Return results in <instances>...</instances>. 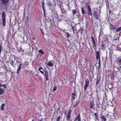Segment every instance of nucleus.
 Masks as SVG:
<instances>
[{"mask_svg": "<svg viewBox=\"0 0 121 121\" xmlns=\"http://www.w3.org/2000/svg\"><path fill=\"white\" fill-rule=\"evenodd\" d=\"M9 0H0L1 3L0 4L1 7H4L6 9L7 7V5H8V3Z\"/></svg>", "mask_w": 121, "mask_h": 121, "instance_id": "obj_1", "label": "nucleus"}, {"mask_svg": "<svg viewBox=\"0 0 121 121\" xmlns=\"http://www.w3.org/2000/svg\"><path fill=\"white\" fill-rule=\"evenodd\" d=\"M89 81L88 79H86L85 81V84L84 86V91L86 92V90L89 85Z\"/></svg>", "mask_w": 121, "mask_h": 121, "instance_id": "obj_2", "label": "nucleus"}, {"mask_svg": "<svg viewBox=\"0 0 121 121\" xmlns=\"http://www.w3.org/2000/svg\"><path fill=\"white\" fill-rule=\"evenodd\" d=\"M54 62L53 61H49L46 65L47 67L48 68V65L51 67H52L54 64Z\"/></svg>", "mask_w": 121, "mask_h": 121, "instance_id": "obj_3", "label": "nucleus"}, {"mask_svg": "<svg viewBox=\"0 0 121 121\" xmlns=\"http://www.w3.org/2000/svg\"><path fill=\"white\" fill-rule=\"evenodd\" d=\"M94 102L93 101H91L89 103V107L90 108H92L95 109V108H93Z\"/></svg>", "mask_w": 121, "mask_h": 121, "instance_id": "obj_4", "label": "nucleus"}, {"mask_svg": "<svg viewBox=\"0 0 121 121\" xmlns=\"http://www.w3.org/2000/svg\"><path fill=\"white\" fill-rule=\"evenodd\" d=\"M72 112V111L71 110H70L68 113V114L67 115V119L68 120L70 118L71 116L70 115L71 114Z\"/></svg>", "mask_w": 121, "mask_h": 121, "instance_id": "obj_5", "label": "nucleus"}, {"mask_svg": "<svg viewBox=\"0 0 121 121\" xmlns=\"http://www.w3.org/2000/svg\"><path fill=\"white\" fill-rule=\"evenodd\" d=\"M100 52L97 51L96 52V59L97 60H98L99 58H100Z\"/></svg>", "mask_w": 121, "mask_h": 121, "instance_id": "obj_6", "label": "nucleus"}, {"mask_svg": "<svg viewBox=\"0 0 121 121\" xmlns=\"http://www.w3.org/2000/svg\"><path fill=\"white\" fill-rule=\"evenodd\" d=\"M2 19H5L6 18V14L5 12L3 11L2 12Z\"/></svg>", "mask_w": 121, "mask_h": 121, "instance_id": "obj_7", "label": "nucleus"}, {"mask_svg": "<svg viewBox=\"0 0 121 121\" xmlns=\"http://www.w3.org/2000/svg\"><path fill=\"white\" fill-rule=\"evenodd\" d=\"M101 120L102 121H106L107 119L105 118V117L103 115H101V116L100 117Z\"/></svg>", "mask_w": 121, "mask_h": 121, "instance_id": "obj_8", "label": "nucleus"}, {"mask_svg": "<svg viewBox=\"0 0 121 121\" xmlns=\"http://www.w3.org/2000/svg\"><path fill=\"white\" fill-rule=\"evenodd\" d=\"M92 14L94 16H96L97 14H98V13H97L96 10L95 9L92 10Z\"/></svg>", "mask_w": 121, "mask_h": 121, "instance_id": "obj_9", "label": "nucleus"}, {"mask_svg": "<svg viewBox=\"0 0 121 121\" xmlns=\"http://www.w3.org/2000/svg\"><path fill=\"white\" fill-rule=\"evenodd\" d=\"M38 70L39 71L40 73L43 75H44V74L43 73V69L41 67L40 68L38 69Z\"/></svg>", "mask_w": 121, "mask_h": 121, "instance_id": "obj_10", "label": "nucleus"}, {"mask_svg": "<svg viewBox=\"0 0 121 121\" xmlns=\"http://www.w3.org/2000/svg\"><path fill=\"white\" fill-rule=\"evenodd\" d=\"M82 12L83 14V16L84 17L86 16V13L85 12V10L83 8H82L81 9Z\"/></svg>", "mask_w": 121, "mask_h": 121, "instance_id": "obj_11", "label": "nucleus"}, {"mask_svg": "<svg viewBox=\"0 0 121 121\" xmlns=\"http://www.w3.org/2000/svg\"><path fill=\"white\" fill-rule=\"evenodd\" d=\"M45 75L46 80H48V72H45V74L44 75Z\"/></svg>", "mask_w": 121, "mask_h": 121, "instance_id": "obj_12", "label": "nucleus"}, {"mask_svg": "<svg viewBox=\"0 0 121 121\" xmlns=\"http://www.w3.org/2000/svg\"><path fill=\"white\" fill-rule=\"evenodd\" d=\"M2 20L3 26H5L6 25V24H5L6 22L5 19H2Z\"/></svg>", "mask_w": 121, "mask_h": 121, "instance_id": "obj_13", "label": "nucleus"}, {"mask_svg": "<svg viewBox=\"0 0 121 121\" xmlns=\"http://www.w3.org/2000/svg\"><path fill=\"white\" fill-rule=\"evenodd\" d=\"M88 14L89 15H91V16L92 15L91 9H88Z\"/></svg>", "mask_w": 121, "mask_h": 121, "instance_id": "obj_14", "label": "nucleus"}, {"mask_svg": "<svg viewBox=\"0 0 121 121\" xmlns=\"http://www.w3.org/2000/svg\"><path fill=\"white\" fill-rule=\"evenodd\" d=\"M110 28L112 30H114L115 29H116V28H117V27H114L111 24L110 25Z\"/></svg>", "mask_w": 121, "mask_h": 121, "instance_id": "obj_15", "label": "nucleus"}, {"mask_svg": "<svg viewBox=\"0 0 121 121\" xmlns=\"http://www.w3.org/2000/svg\"><path fill=\"white\" fill-rule=\"evenodd\" d=\"M4 89L2 88H0V95L2 94L4 92Z\"/></svg>", "mask_w": 121, "mask_h": 121, "instance_id": "obj_16", "label": "nucleus"}, {"mask_svg": "<svg viewBox=\"0 0 121 121\" xmlns=\"http://www.w3.org/2000/svg\"><path fill=\"white\" fill-rule=\"evenodd\" d=\"M97 114H98V113H94V115L95 117L96 118V119L98 120V121H99V120L98 119V117Z\"/></svg>", "mask_w": 121, "mask_h": 121, "instance_id": "obj_17", "label": "nucleus"}, {"mask_svg": "<svg viewBox=\"0 0 121 121\" xmlns=\"http://www.w3.org/2000/svg\"><path fill=\"white\" fill-rule=\"evenodd\" d=\"M21 67V66H19V67L18 68V69L16 72L18 74H19V72H20L21 71L20 69Z\"/></svg>", "mask_w": 121, "mask_h": 121, "instance_id": "obj_18", "label": "nucleus"}, {"mask_svg": "<svg viewBox=\"0 0 121 121\" xmlns=\"http://www.w3.org/2000/svg\"><path fill=\"white\" fill-rule=\"evenodd\" d=\"M113 84H112H112H109L108 85V88L109 89L112 88V87H113Z\"/></svg>", "mask_w": 121, "mask_h": 121, "instance_id": "obj_19", "label": "nucleus"}, {"mask_svg": "<svg viewBox=\"0 0 121 121\" xmlns=\"http://www.w3.org/2000/svg\"><path fill=\"white\" fill-rule=\"evenodd\" d=\"M77 120L78 121H81V117L80 116V114L77 116Z\"/></svg>", "mask_w": 121, "mask_h": 121, "instance_id": "obj_20", "label": "nucleus"}, {"mask_svg": "<svg viewBox=\"0 0 121 121\" xmlns=\"http://www.w3.org/2000/svg\"><path fill=\"white\" fill-rule=\"evenodd\" d=\"M29 65V63L26 61L24 63V64L23 65L24 66H27Z\"/></svg>", "mask_w": 121, "mask_h": 121, "instance_id": "obj_21", "label": "nucleus"}, {"mask_svg": "<svg viewBox=\"0 0 121 121\" xmlns=\"http://www.w3.org/2000/svg\"><path fill=\"white\" fill-rule=\"evenodd\" d=\"M102 44L101 45V49H105V48L104 47V43H101Z\"/></svg>", "mask_w": 121, "mask_h": 121, "instance_id": "obj_22", "label": "nucleus"}, {"mask_svg": "<svg viewBox=\"0 0 121 121\" xmlns=\"http://www.w3.org/2000/svg\"><path fill=\"white\" fill-rule=\"evenodd\" d=\"M117 61L119 64L121 65V58H119V60H118Z\"/></svg>", "mask_w": 121, "mask_h": 121, "instance_id": "obj_23", "label": "nucleus"}, {"mask_svg": "<svg viewBox=\"0 0 121 121\" xmlns=\"http://www.w3.org/2000/svg\"><path fill=\"white\" fill-rule=\"evenodd\" d=\"M47 5L48 6L51 7L52 6V4L50 2H48L47 3Z\"/></svg>", "mask_w": 121, "mask_h": 121, "instance_id": "obj_24", "label": "nucleus"}, {"mask_svg": "<svg viewBox=\"0 0 121 121\" xmlns=\"http://www.w3.org/2000/svg\"><path fill=\"white\" fill-rule=\"evenodd\" d=\"M116 30V32H118L119 31H120L121 30V27H119L117 28H116L115 29Z\"/></svg>", "mask_w": 121, "mask_h": 121, "instance_id": "obj_25", "label": "nucleus"}, {"mask_svg": "<svg viewBox=\"0 0 121 121\" xmlns=\"http://www.w3.org/2000/svg\"><path fill=\"white\" fill-rule=\"evenodd\" d=\"M60 9H61V11L62 12V13H64L65 14H66V12L65 11V10H63L62 9L61 7H60Z\"/></svg>", "mask_w": 121, "mask_h": 121, "instance_id": "obj_26", "label": "nucleus"}, {"mask_svg": "<svg viewBox=\"0 0 121 121\" xmlns=\"http://www.w3.org/2000/svg\"><path fill=\"white\" fill-rule=\"evenodd\" d=\"M5 105V104H3L1 107V110H3L4 109V107Z\"/></svg>", "mask_w": 121, "mask_h": 121, "instance_id": "obj_27", "label": "nucleus"}, {"mask_svg": "<svg viewBox=\"0 0 121 121\" xmlns=\"http://www.w3.org/2000/svg\"><path fill=\"white\" fill-rule=\"evenodd\" d=\"M114 75L113 73H112V74L111 76V79H113L114 80Z\"/></svg>", "mask_w": 121, "mask_h": 121, "instance_id": "obj_28", "label": "nucleus"}, {"mask_svg": "<svg viewBox=\"0 0 121 121\" xmlns=\"http://www.w3.org/2000/svg\"><path fill=\"white\" fill-rule=\"evenodd\" d=\"M39 52L40 53L42 54L43 55L44 54V53L43 52V51H42V50H39Z\"/></svg>", "mask_w": 121, "mask_h": 121, "instance_id": "obj_29", "label": "nucleus"}, {"mask_svg": "<svg viewBox=\"0 0 121 121\" xmlns=\"http://www.w3.org/2000/svg\"><path fill=\"white\" fill-rule=\"evenodd\" d=\"M57 89V87L56 86H54V88L53 89V91L55 92V91H56Z\"/></svg>", "mask_w": 121, "mask_h": 121, "instance_id": "obj_30", "label": "nucleus"}, {"mask_svg": "<svg viewBox=\"0 0 121 121\" xmlns=\"http://www.w3.org/2000/svg\"><path fill=\"white\" fill-rule=\"evenodd\" d=\"M72 98L71 99V100L73 102L74 100V99L75 98V97L74 96L72 95L71 96Z\"/></svg>", "mask_w": 121, "mask_h": 121, "instance_id": "obj_31", "label": "nucleus"}, {"mask_svg": "<svg viewBox=\"0 0 121 121\" xmlns=\"http://www.w3.org/2000/svg\"><path fill=\"white\" fill-rule=\"evenodd\" d=\"M72 11L73 13L74 14H75L77 13V11L75 10H73Z\"/></svg>", "mask_w": 121, "mask_h": 121, "instance_id": "obj_32", "label": "nucleus"}, {"mask_svg": "<svg viewBox=\"0 0 121 121\" xmlns=\"http://www.w3.org/2000/svg\"><path fill=\"white\" fill-rule=\"evenodd\" d=\"M61 82L62 84H64V82H65V83H66V80L64 79L63 80H62L61 81Z\"/></svg>", "mask_w": 121, "mask_h": 121, "instance_id": "obj_33", "label": "nucleus"}, {"mask_svg": "<svg viewBox=\"0 0 121 121\" xmlns=\"http://www.w3.org/2000/svg\"><path fill=\"white\" fill-rule=\"evenodd\" d=\"M40 31L42 33V35H44L45 34L43 32V30L42 29H40Z\"/></svg>", "mask_w": 121, "mask_h": 121, "instance_id": "obj_34", "label": "nucleus"}, {"mask_svg": "<svg viewBox=\"0 0 121 121\" xmlns=\"http://www.w3.org/2000/svg\"><path fill=\"white\" fill-rule=\"evenodd\" d=\"M79 31H81V32L82 34L83 33H82V31H83V28H82V27H81V28L79 30Z\"/></svg>", "mask_w": 121, "mask_h": 121, "instance_id": "obj_35", "label": "nucleus"}, {"mask_svg": "<svg viewBox=\"0 0 121 121\" xmlns=\"http://www.w3.org/2000/svg\"><path fill=\"white\" fill-rule=\"evenodd\" d=\"M2 50V46L1 45V44L0 43V54L1 53Z\"/></svg>", "mask_w": 121, "mask_h": 121, "instance_id": "obj_36", "label": "nucleus"}, {"mask_svg": "<svg viewBox=\"0 0 121 121\" xmlns=\"http://www.w3.org/2000/svg\"><path fill=\"white\" fill-rule=\"evenodd\" d=\"M100 80L99 79L97 80L96 82V85H97V84L99 83L100 82Z\"/></svg>", "mask_w": 121, "mask_h": 121, "instance_id": "obj_37", "label": "nucleus"}, {"mask_svg": "<svg viewBox=\"0 0 121 121\" xmlns=\"http://www.w3.org/2000/svg\"><path fill=\"white\" fill-rule=\"evenodd\" d=\"M94 16L95 17V18L96 19H98L99 18L98 15L97 14L96 15V16Z\"/></svg>", "mask_w": 121, "mask_h": 121, "instance_id": "obj_38", "label": "nucleus"}, {"mask_svg": "<svg viewBox=\"0 0 121 121\" xmlns=\"http://www.w3.org/2000/svg\"><path fill=\"white\" fill-rule=\"evenodd\" d=\"M60 116L58 117L57 118L56 121H60Z\"/></svg>", "mask_w": 121, "mask_h": 121, "instance_id": "obj_39", "label": "nucleus"}, {"mask_svg": "<svg viewBox=\"0 0 121 121\" xmlns=\"http://www.w3.org/2000/svg\"><path fill=\"white\" fill-rule=\"evenodd\" d=\"M2 86L4 88H5L6 87V85L4 84H3L2 85Z\"/></svg>", "mask_w": 121, "mask_h": 121, "instance_id": "obj_40", "label": "nucleus"}, {"mask_svg": "<svg viewBox=\"0 0 121 121\" xmlns=\"http://www.w3.org/2000/svg\"><path fill=\"white\" fill-rule=\"evenodd\" d=\"M60 7H61V6L63 4V3L62 2H61L60 1Z\"/></svg>", "mask_w": 121, "mask_h": 121, "instance_id": "obj_41", "label": "nucleus"}, {"mask_svg": "<svg viewBox=\"0 0 121 121\" xmlns=\"http://www.w3.org/2000/svg\"><path fill=\"white\" fill-rule=\"evenodd\" d=\"M66 34H67V37H69L70 36V34L68 33H67Z\"/></svg>", "mask_w": 121, "mask_h": 121, "instance_id": "obj_42", "label": "nucleus"}, {"mask_svg": "<svg viewBox=\"0 0 121 121\" xmlns=\"http://www.w3.org/2000/svg\"><path fill=\"white\" fill-rule=\"evenodd\" d=\"M116 50L117 51H121V48H117L116 49Z\"/></svg>", "mask_w": 121, "mask_h": 121, "instance_id": "obj_43", "label": "nucleus"}, {"mask_svg": "<svg viewBox=\"0 0 121 121\" xmlns=\"http://www.w3.org/2000/svg\"><path fill=\"white\" fill-rule=\"evenodd\" d=\"M72 95L73 96H77L76 95L75 93H73L72 94Z\"/></svg>", "mask_w": 121, "mask_h": 121, "instance_id": "obj_44", "label": "nucleus"}, {"mask_svg": "<svg viewBox=\"0 0 121 121\" xmlns=\"http://www.w3.org/2000/svg\"><path fill=\"white\" fill-rule=\"evenodd\" d=\"M5 70L7 71H9V68H8V69L7 68V67H7L6 66H5Z\"/></svg>", "mask_w": 121, "mask_h": 121, "instance_id": "obj_45", "label": "nucleus"}, {"mask_svg": "<svg viewBox=\"0 0 121 121\" xmlns=\"http://www.w3.org/2000/svg\"><path fill=\"white\" fill-rule=\"evenodd\" d=\"M44 69H43V70H44V71L45 72V73L46 72H48L47 71V70L46 68H44Z\"/></svg>", "mask_w": 121, "mask_h": 121, "instance_id": "obj_46", "label": "nucleus"}, {"mask_svg": "<svg viewBox=\"0 0 121 121\" xmlns=\"http://www.w3.org/2000/svg\"><path fill=\"white\" fill-rule=\"evenodd\" d=\"M42 1H43V2H42V1H41V3H42V6H43V5H44V2L43 0H42Z\"/></svg>", "mask_w": 121, "mask_h": 121, "instance_id": "obj_47", "label": "nucleus"}, {"mask_svg": "<svg viewBox=\"0 0 121 121\" xmlns=\"http://www.w3.org/2000/svg\"><path fill=\"white\" fill-rule=\"evenodd\" d=\"M90 3H89V2H87V3H86V5H87V6H89V5H90Z\"/></svg>", "mask_w": 121, "mask_h": 121, "instance_id": "obj_48", "label": "nucleus"}, {"mask_svg": "<svg viewBox=\"0 0 121 121\" xmlns=\"http://www.w3.org/2000/svg\"><path fill=\"white\" fill-rule=\"evenodd\" d=\"M0 82H2V80H0ZM2 84L1 83H0V87H1L2 86Z\"/></svg>", "mask_w": 121, "mask_h": 121, "instance_id": "obj_49", "label": "nucleus"}, {"mask_svg": "<svg viewBox=\"0 0 121 121\" xmlns=\"http://www.w3.org/2000/svg\"><path fill=\"white\" fill-rule=\"evenodd\" d=\"M88 8V9H91L90 5L87 6Z\"/></svg>", "mask_w": 121, "mask_h": 121, "instance_id": "obj_50", "label": "nucleus"}, {"mask_svg": "<svg viewBox=\"0 0 121 121\" xmlns=\"http://www.w3.org/2000/svg\"><path fill=\"white\" fill-rule=\"evenodd\" d=\"M92 44H93H93L95 43V41L94 39L93 40H92Z\"/></svg>", "mask_w": 121, "mask_h": 121, "instance_id": "obj_51", "label": "nucleus"}, {"mask_svg": "<svg viewBox=\"0 0 121 121\" xmlns=\"http://www.w3.org/2000/svg\"><path fill=\"white\" fill-rule=\"evenodd\" d=\"M33 40H35V43H36V41L35 40V38L34 37H33Z\"/></svg>", "mask_w": 121, "mask_h": 121, "instance_id": "obj_52", "label": "nucleus"}, {"mask_svg": "<svg viewBox=\"0 0 121 121\" xmlns=\"http://www.w3.org/2000/svg\"><path fill=\"white\" fill-rule=\"evenodd\" d=\"M95 44H93V47L95 49V48H94V47H95Z\"/></svg>", "mask_w": 121, "mask_h": 121, "instance_id": "obj_53", "label": "nucleus"}, {"mask_svg": "<svg viewBox=\"0 0 121 121\" xmlns=\"http://www.w3.org/2000/svg\"><path fill=\"white\" fill-rule=\"evenodd\" d=\"M115 40H117L118 39V40H119V37H117L116 39H114Z\"/></svg>", "mask_w": 121, "mask_h": 121, "instance_id": "obj_54", "label": "nucleus"}, {"mask_svg": "<svg viewBox=\"0 0 121 121\" xmlns=\"http://www.w3.org/2000/svg\"><path fill=\"white\" fill-rule=\"evenodd\" d=\"M43 9V13H45L46 12V11L45 10V9Z\"/></svg>", "mask_w": 121, "mask_h": 121, "instance_id": "obj_55", "label": "nucleus"}, {"mask_svg": "<svg viewBox=\"0 0 121 121\" xmlns=\"http://www.w3.org/2000/svg\"><path fill=\"white\" fill-rule=\"evenodd\" d=\"M45 6V5H44H44H43V6H42V7L43 9H45L44 6Z\"/></svg>", "mask_w": 121, "mask_h": 121, "instance_id": "obj_56", "label": "nucleus"}, {"mask_svg": "<svg viewBox=\"0 0 121 121\" xmlns=\"http://www.w3.org/2000/svg\"><path fill=\"white\" fill-rule=\"evenodd\" d=\"M92 40H93L94 39L93 36H92L91 37Z\"/></svg>", "mask_w": 121, "mask_h": 121, "instance_id": "obj_57", "label": "nucleus"}, {"mask_svg": "<svg viewBox=\"0 0 121 121\" xmlns=\"http://www.w3.org/2000/svg\"><path fill=\"white\" fill-rule=\"evenodd\" d=\"M22 65V63H20V65H19V66H21Z\"/></svg>", "mask_w": 121, "mask_h": 121, "instance_id": "obj_58", "label": "nucleus"}, {"mask_svg": "<svg viewBox=\"0 0 121 121\" xmlns=\"http://www.w3.org/2000/svg\"><path fill=\"white\" fill-rule=\"evenodd\" d=\"M98 63L99 64V66H98V67L99 68V66H100V62H98Z\"/></svg>", "mask_w": 121, "mask_h": 121, "instance_id": "obj_59", "label": "nucleus"}, {"mask_svg": "<svg viewBox=\"0 0 121 121\" xmlns=\"http://www.w3.org/2000/svg\"><path fill=\"white\" fill-rule=\"evenodd\" d=\"M43 14H44V16L46 17V13H43Z\"/></svg>", "mask_w": 121, "mask_h": 121, "instance_id": "obj_60", "label": "nucleus"}, {"mask_svg": "<svg viewBox=\"0 0 121 121\" xmlns=\"http://www.w3.org/2000/svg\"><path fill=\"white\" fill-rule=\"evenodd\" d=\"M26 18L27 19V21H28V17L27 16L26 17Z\"/></svg>", "mask_w": 121, "mask_h": 121, "instance_id": "obj_61", "label": "nucleus"}, {"mask_svg": "<svg viewBox=\"0 0 121 121\" xmlns=\"http://www.w3.org/2000/svg\"><path fill=\"white\" fill-rule=\"evenodd\" d=\"M33 42H34V44H35L36 43H35V40H33Z\"/></svg>", "mask_w": 121, "mask_h": 121, "instance_id": "obj_62", "label": "nucleus"}, {"mask_svg": "<svg viewBox=\"0 0 121 121\" xmlns=\"http://www.w3.org/2000/svg\"><path fill=\"white\" fill-rule=\"evenodd\" d=\"M43 120V118H41L40 120H39V121H42V120Z\"/></svg>", "mask_w": 121, "mask_h": 121, "instance_id": "obj_63", "label": "nucleus"}, {"mask_svg": "<svg viewBox=\"0 0 121 121\" xmlns=\"http://www.w3.org/2000/svg\"><path fill=\"white\" fill-rule=\"evenodd\" d=\"M119 36H120L121 35V32L119 34Z\"/></svg>", "mask_w": 121, "mask_h": 121, "instance_id": "obj_64", "label": "nucleus"}]
</instances>
